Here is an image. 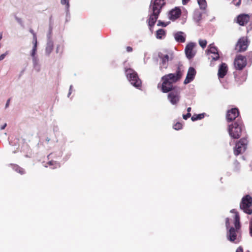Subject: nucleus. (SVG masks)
I'll return each mask as SVG.
<instances>
[{
    "mask_svg": "<svg viewBox=\"0 0 252 252\" xmlns=\"http://www.w3.org/2000/svg\"><path fill=\"white\" fill-rule=\"evenodd\" d=\"M183 71L178 66L175 73L166 74L161 77L162 83L158 84V87L160 88L163 93H168L175 89L173 83L178 81L182 77Z\"/></svg>",
    "mask_w": 252,
    "mask_h": 252,
    "instance_id": "1",
    "label": "nucleus"
},
{
    "mask_svg": "<svg viewBox=\"0 0 252 252\" xmlns=\"http://www.w3.org/2000/svg\"><path fill=\"white\" fill-rule=\"evenodd\" d=\"M126 49L127 52H132L133 50L132 48L130 46H127Z\"/></svg>",
    "mask_w": 252,
    "mask_h": 252,
    "instance_id": "40",
    "label": "nucleus"
},
{
    "mask_svg": "<svg viewBox=\"0 0 252 252\" xmlns=\"http://www.w3.org/2000/svg\"><path fill=\"white\" fill-rule=\"evenodd\" d=\"M191 117V114L190 113H188L186 115H183V118L185 120H187V119Z\"/></svg>",
    "mask_w": 252,
    "mask_h": 252,
    "instance_id": "35",
    "label": "nucleus"
},
{
    "mask_svg": "<svg viewBox=\"0 0 252 252\" xmlns=\"http://www.w3.org/2000/svg\"><path fill=\"white\" fill-rule=\"evenodd\" d=\"M165 4V0H152L149 8L151 12L147 20L150 30L153 32V28L156 23L161 9Z\"/></svg>",
    "mask_w": 252,
    "mask_h": 252,
    "instance_id": "2",
    "label": "nucleus"
},
{
    "mask_svg": "<svg viewBox=\"0 0 252 252\" xmlns=\"http://www.w3.org/2000/svg\"><path fill=\"white\" fill-rule=\"evenodd\" d=\"M191 107H188L187 108V111H188V113H190V111H191Z\"/></svg>",
    "mask_w": 252,
    "mask_h": 252,
    "instance_id": "45",
    "label": "nucleus"
},
{
    "mask_svg": "<svg viewBox=\"0 0 252 252\" xmlns=\"http://www.w3.org/2000/svg\"><path fill=\"white\" fill-rule=\"evenodd\" d=\"M30 32H31V33H32L33 35V41H37V38H36V34L34 32L33 30L31 29L30 30Z\"/></svg>",
    "mask_w": 252,
    "mask_h": 252,
    "instance_id": "34",
    "label": "nucleus"
},
{
    "mask_svg": "<svg viewBox=\"0 0 252 252\" xmlns=\"http://www.w3.org/2000/svg\"><path fill=\"white\" fill-rule=\"evenodd\" d=\"M53 44L52 43L48 44L47 47H46V51L48 52L49 53H50L52 50H53Z\"/></svg>",
    "mask_w": 252,
    "mask_h": 252,
    "instance_id": "30",
    "label": "nucleus"
},
{
    "mask_svg": "<svg viewBox=\"0 0 252 252\" xmlns=\"http://www.w3.org/2000/svg\"><path fill=\"white\" fill-rule=\"evenodd\" d=\"M236 252H243V248L242 247L240 246L239 247H238L237 249Z\"/></svg>",
    "mask_w": 252,
    "mask_h": 252,
    "instance_id": "39",
    "label": "nucleus"
},
{
    "mask_svg": "<svg viewBox=\"0 0 252 252\" xmlns=\"http://www.w3.org/2000/svg\"><path fill=\"white\" fill-rule=\"evenodd\" d=\"M174 37L176 41L178 42L184 43L186 41L185 35L182 32H178L175 33Z\"/></svg>",
    "mask_w": 252,
    "mask_h": 252,
    "instance_id": "19",
    "label": "nucleus"
},
{
    "mask_svg": "<svg viewBox=\"0 0 252 252\" xmlns=\"http://www.w3.org/2000/svg\"><path fill=\"white\" fill-rule=\"evenodd\" d=\"M204 117V114H199L198 115H193L191 118V119L192 121H195L198 120H201L202 118H203Z\"/></svg>",
    "mask_w": 252,
    "mask_h": 252,
    "instance_id": "24",
    "label": "nucleus"
},
{
    "mask_svg": "<svg viewBox=\"0 0 252 252\" xmlns=\"http://www.w3.org/2000/svg\"><path fill=\"white\" fill-rule=\"evenodd\" d=\"M247 64V62L246 57L241 55L236 56L234 61V65L236 70H243Z\"/></svg>",
    "mask_w": 252,
    "mask_h": 252,
    "instance_id": "8",
    "label": "nucleus"
},
{
    "mask_svg": "<svg viewBox=\"0 0 252 252\" xmlns=\"http://www.w3.org/2000/svg\"><path fill=\"white\" fill-rule=\"evenodd\" d=\"M23 141H24V142L25 143V139H23Z\"/></svg>",
    "mask_w": 252,
    "mask_h": 252,
    "instance_id": "48",
    "label": "nucleus"
},
{
    "mask_svg": "<svg viewBox=\"0 0 252 252\" xmlns=\"http://www.w3.org/2000/svg\"><path fill=\"white\" fill-rule=\"evenodd\" d=\"M249 45V42L247 37L240 38L236 44V49L238 52H242L245 51Z\"/></svg>",
    "mask_w": 252,
    "mask_h": 252,
    "instance_id": "11",
    "label": "nucleus"
},
{
    "mask_svg": "<svg viewBox=\"0 0 252 252\" xmlns=\"http://www.w3.org/2000/svg\"><path fill=\"white\" fill-rule=\"evenodd\" d=\"M48 164L49 165H55V167H59L60 166V164L59 163L57 162L56 161H50L48 162Z\"/></svg>",
    "mask_w": 252,
    "mask_h": 252,
    "instance_id": "31",
    "label": "nucleus"
},
{
    "mask_svg": "<svg viewBox=\"0 0 252 252\" xmlns=\"http://www.w3.org/2000/svg\"><path fill=\"white\" fill-rule=\"evenodd\" d=\"M200 9L204 10L207 7V2L205 0H197Z\"/></svg>",
    "mask_w": 252,
    "mask_h": 252,
    "instance_id": "23",
    "label": "nucleus"
},
{
    "mask_svg": "<svg viewBox=\"0 0 252 252\" xmlns=\"http://www.w3.org/2000/svg\"><path fill=\"white\" fill-rule=\"evenodd\" d=\"M235 227H230L226 233L227 239L231 242L237 244L240 242L241 236V223H239V227L236 223H234Z\"/></svg>",
    "mask_w": 252,
    "mask_h": 252,
    "instance_id": "4",
    "label": "nucleus"
},
{
    "mask_svg": "<svg viewBox=\"0 0 252 252\" xmlns=\"http://www.w3.org/2000/svg\"><path fill=\"white\" fill-rule=\"evenodd\" d=\"M248 140L245 138H242L236 143L234 150L235 155L238 156L239 154L244 152L247 149Z\"/></svg>",
    "mask_w": 252,
    "mask_h": 252,
    "instance_id": "7",
    "label": "nucleus"
},
{
    "mask_svg": "<svg viewBox=\"0 0 252 252\" xmlns=\"http://www.w3.org/2000/svg\"><path fill=\"white\" fill-rule=\"evenodd\" d=\"M236 163L237 165H238V166H239V162H236Z\"/></svg>",
    "mask_w": 252,
    "mask_h": 252,
    "instance_id": "47",
    "label": "nucleus"
},
{
    "mask_svg": "<svg viewBox=\"0 0 252 252\" xmlns=\"http://www.w3.org/2000/svg\"><path fill=\"white\" fill-rule=\"evenodd\" d=\"M12 168L17 173L23 175L25 173V170L23 168L16 164H10Z\"/></svg>",
    "mask_w": 252,
    "mask_h": 252,
    "instance_id": "21",
    "label": "nucleus"
},
{
    "mask_svg": "<svg viewBox=\"0 0 252 252\" xmlns=\"http://www.w3.org/2000/svg\"><path fill=\"white\" fill-rule=\"evenodd\" d=\"M196 71L193 67H190L188 70L186 79L184 81V84H187L192 81L195 75Z\"/></svg>",
    "mask_w": 252,
    "mask_h": 252,
    "instance_id": "17",
    "label": "nucleus"
},
{
    "mask_svg": "<svg viewBox=\"0 0 252 252\" xmlns=\"http://www.w3.org/2000/svg\"><path fill=\"white\" fill-rule=\"evenodd\" d=\"M232 3H233L234 5H236V6H239V5L241 4V0H233L232 1Z\"/></svg>",
    "mask_w": 252,
    "mask_h": 252,
    "instance_id": "32",
    "label": "nucleus"
},
{
    "mask_svg": "<svg viewBox=\"0 0 252 252\" xmlns=\"http://www.w3.org/2000/svg\"><path fill=\"white\" fill-rule=\"evenodd\" d=\"M250 20V16L248 14H241L237 17V23L240 26L246 25Z\"/></svg>",
    "mask_w": 252,
    "mask_h": 252,
    "instance_id": "14",
    "label": "nucleus"
},
{
    "mask_svg": "<svg viewBox=\"0 0 252 252\" xmlns=\"http://www.w3.org/2000/svg\"><path fill=\"white\" fill-rule=\"evenodd\" d=\"M168 99L172 104H177L180 99V92L175 89L169 92L168 94Z\"/></svg>",
    "mask_w": 252,
    "mask_h": 252,
    "instance_id": "13",
    "label": "nucleus"
},
{
    "mask_svg": "<svg viewBox=\"0 0 252 252\" xmlns=\"http://www.w3.org/2000/svg\"><path fill=\"white\" fill-rule=\"evenodd\" d=\"M240 116V112L238 108H232L227 111L226 114V120L227 122H231L237 120L238 118H241Z\"/></svg>",
    "mask_w": 252,
    "mask_h": 252,
    "instance_id": "10",
    "label": "nucleus"
},
{
    "mask_svg": "<svg viewBox=\"0 0 252 252\" xmlns=\"http://www.w3.org/2000/svg\"><path fill=\"white\" fill-rule=\"evenodd\" d=\"M165 35V31L164 30L160 29L158 30L156 32V37L158 39H161L162 36Z\"/></svg>",
    "mask_w": 252,
    "mask_h": 252,
    "instance_id": "22",
    "label": "nucleus"
},
{
    "mask_svg": "<svg viewBox=\"0 0 252 252\" xmlns=\"http://www.w3.org/2000/svg\"><path fill=\"white\" fill-rule=\"evenodd\" d=\"M228 70L227 64L225 63H222L220 66L218 70V77L220 78H223L226 74Z\"/></svg>",
    "mask_w": 252,
    "mask_h": 252,
    "instance_id": "18",
    "label": "nucleus"
},
{
    "mask_svg": "<svg viewBox=\"0 0 252 252\" xmlns=\"http://www.w3.org/2000/svg\"><path fill=\"white\" fill-rule=\"evenodd\" d=\"M244 128L242 119L238 118L233 123L228 125V132L230 137L233 139H238L241 137Z\"/></svg>",
    "mask_w": 252,
    "mask_h": 252,
    "instance_id": "3",
    "label": "nucleus"
},
{
    "mask_svg": "<svg viewBox=\"0 0 252 252\" xmlns=\"http://www.w3.org/2000/svg\"><path fill=\"white\" fill-rule=\"evenodd\" d=\"M247 57L249 61H252V52L248 53Z\"/></svg>",
    "mask_w": 252,
    "mask_h": 252,
    "instance_id": "37",
    "label": "nucleus"
},
{
    "mask_svg": "<svg viewBox=\"0 0 252 252\" xmlns=\"http://www.w3.org/2000/svg\"><path fill=\"white\" fill-rule=\"evenodd\" d=\"M7 54L8 52H6L5 53L1 54L0 56V61L3 60Z\"/></svg>",
    "mask_w": 252,
    "mask_h": 252,
    "instance_id": "36",
    "label": "nucleus"
},
{
    "mask_svg": "<svg viewBox=\"0 0 252 252\" xmlns=\"http://www.w3.org/2000/svg\"><path fill=\"white\" fill-rule=\"evenodd\" d=\"M61 2L63 5H65L67 8L69 6V0H61Z\"/></svg>",
    "mask_w": 252,
    "mask_h": 252,
    "instance_id": "28",
    "label": "nucleus"
},
{
    "mask_svg": "<svg viewBox=\"0 0 252 252\" xmlns=\"http://www.w3.org/2000/svg\"><path fill=\"white\" fill-rule=\"evenodd\" d=\"M158 57L160 59V62L159 63V69L163 70L164 69H166L168 66V62L169 61V57L167 54H163L162 53H158Z\"/></svg>",
    "mask_w": 252,
    "mask_h": 252,
    "instance_id": "12",
    "label": "nucleus"
},
{
    "mask_svg": "<svg viewBox=\"0 0 252 252\" xmlns=\"http://www.w3.org/2000/svg\"><path fill=\"white\" fill-rule=\"evenodd\" d=\"M158 26H161L162 27H166L167 25L164 22L161 21L160 20L158 21V23L157 24Z\"/></svg>",
    "mask_w": 252,
    "mask_h": 252,
    "instance_id": "33",
    "label": "nucleus"
},
{
    "mask_svg": "<svg viewBox=\"0 0 252 252\" xmlns=\"http://www.w3.org/2000/svg\"><path fill=\"white\" fill-rule=\"evenodd\" d=\"M15 19L17 21L18 23H19L20 24H22V20L21 18L17 17V16H15Z\"/></svg>",
    "mask_w": 252,
    "mask_h": 252,
    "instance_id": "38",
    "label": "nucleus"
},
{
    "mask_svg": "<svg viewBox=\"0 0 252 252\" xmlns=\"http://www.w3.org/2000/svg\"><path fill=\"white\" fill-rule=\"evenodd\" d=\"M230 212L231 213L234 214V223H236V224L239 227V223H240V218L239 214V213L237 211L236 209H232L230 210Z\"/></svg>",
    "mask_w": 252,
    "mask_h": 252,
    "instance_id": "20",
    "label": "nucleus"
},
{
    "mask_svg": "<svg viewBox=\"0 0 252 252\" xmlns=\"http://www.w3.org/2000/svg\"><path fill=\"white\" fill-rule=\"evenodd\" d=\"M240 208L248 215L252 214V197L250 195L247 194L242 197L240 203Z\"/></svg>",
    "mask_w": 252,
    "mask_h": 252,
    "instance_id": "6",
    "label": "nucleus"
},
{
    "mask_svg": "<svg viewBox=\"0 0 252 252\" xmlns=\"http://www.w3.org/2000/svg\"><path fill=\"white\" fill-rule=\"evenodd\" d=\"M230 220L228 218H226L225 219V226L227 229H229V228L230 227Z\"/></svg>",
    "mask_w": 252,
    "mask_h": 252,
    "instance_id": "29",
    "label": "nucleus"
},
{
    "mask_svg": "<svg viewBox=\"0 0 252 252\" xmlns=\"http://www.w3.org/2000/svg\"><path fill=\"white\" fill-rule=\"evenodd\" d=\"M33 42H33L34 45H33V48H32V53H31V55L33 57H34L35 54L36 52V50H37V41H33Z\"/></svg>",
    "mask_w": 252,
    "mask_h": 252,
    "instance_id": "25",
    "label": "nucleus"
},
{
    "mask_svg": "<svg viewBox=\"0 0 252 252\" xmlns=\"http://www.w3.org/2000/svg\"><path fill=\"white\" fill-rule=\"evenodd\" d=\"M2 33H1L0 34V40L1 39V38H2Z\"/></svg>",
    "mask_w": 252,
    "mask_h": 252,
    "instance_id": "46",
    "label": "nucleus"
},
{
    "mask_svg": "<svg viewBox=\"0 0 252 252\" xmlns=\"http://www.w3.org/2000/svg\"><path fill=\"white\" fill-rule=\"evenodd\" d=\"M6 124H5L3 126H2L1 127L0 129H4V128H5V127H6Z\"/></svg>",
    "mask_w": 252,
    "mask_h": 252,
    "instance_id": "44",
    "label": "nucleus"
},
{
    "mask_svg": "<svg viewBox=\"0 0 252 252\" xmlns=\"http://www.w3.org/2000/svg\"><path fill=\"white\" fill-rule=\"evenodd\" d=\"M173 128L175 130H180L182 128L183 125L180 122L176 123L173 126Z\"/></svg>",
    "mask_w": 252,
    "mask_h": 252,
    "instance_id": "26",
    "label": "nucleus"
},
{
    "mask_svg": "<svg viewBox=\"0 0 252 252\" xmlns=\"http://www.w3.org/2000/svg\"><path fill=\"white\" fill-rule=\"evenodd\" d=\"M189 0H182V3L183 5H186L189 1Z\"/></svg>",
    "mask_w": 252,
    "mask_h": 252,
    "instance_id": "41",
    "label": "nucleus"
},
{
    "mask_svg": "<svg viewBox=\"0 0 252 252\" xmlns=\"http://www.w3.org/2000/svg\"><path fill=\"white\" fill-rule=\"evenodd\" d=\"M196 16H197L198 20H200L201 19V18L202 14H201V13H199L198 14H196Z\"/></svg>",
    "mask_w": 252,
    "mask_h": 252,
    "instance_id": "43",
    "label": "nucleus"
},
{
    "mask_svg": "<svg viewBox=\"0 0 252 252\" xmlns=\"http://www.w3.org/2000/svg\"><path fill=\"white\" fill-rule=\"evenodd\" d=\"M199 44L202 48H204L207 45V42L206 40L200 39L199 40Z\"/></svg>",
    "mask_w": 252,
    "mask_h": 252,
    "instance_id": "27",
    "label": "nucleus"
},
{
    "mask_svg": "<svg viewBox=\"0 0 252 252\" xmlns=\"http://www.w3.org/2000/svg\"><path fill=\"white\" fill-rule=\"evenodd\" d=\"M194 46L195 44L190 42L188 44L185 48L186 55L189 59H192L195 55V53L193 51Z\"/></svg>",
    "mask_w": 252,
    "mask_h": 252,
    "instance_id": "16",
    "label": "nucleus"
},
{
    "mask_svg": "<svg viewBox=\"0 0 252 252\" xmlns=\"http://www.w3.org/2000/svg\"><path fill=\"white\" fill-rule=\"evenodd\" d=\"M205 52L207 55L208 56H209L211 54L213 55L212 56H211V63L213 61H216L218 60L220 58V55L219 54L218 49L215 46L214 43L210 44L208 46V49L206 50Z\"/></svg>",
    "mask_w": 252,
    "mask_h": 252,
    "instance_id": "9",
    "label": "nucleus"
},
{
    "mask_svg": "<svg viewBox=\"0 0 252 252\" xmlns=\"http://www.w3.org/2000/svg\"><path fill=\"white\" fill-rule=\"evenodd\" d=\"M182 12L180 8L176 7L171 10L169 13V18L172 21L178 19L181 15Z\"/></svg>",
    "mask_w": 252,
    "mask_h": 252,
    "instance_id": "15",
    "label": "nucleus"
},
{
    "mask_svg": "<svg viewBox=\"0 0 252 252\" xmlns=\"http://www.w3.org/2000/svg\"><path fill=\"white\" fill-rule=\"evenodd\" d=\"M10 101V98H9L7 100L6 103L5 104V108H7L9 106Z\"/></svg>",
    "mask_w": 252,
    "mask_h": 252,
    "instance_id": "42",
    "label": "nucleus"
},
{
    "mask_svg": "<svg viewBox=\"0 0 252 252\" xmlns=\"http://www.w3.org/2000/svg\"><path fill=\"white\" fill-rule=\"evenodd\" d=\"M125 72L127 78L131 84L136 88L140 89L141 87L142 82L137 73L131 68L126 69Z\"/></svg>",
    "mask_w": 252,
    "mask_h": 252,
    "instance_id": "5",
    "label": "nucleus"
}]
</instances>
